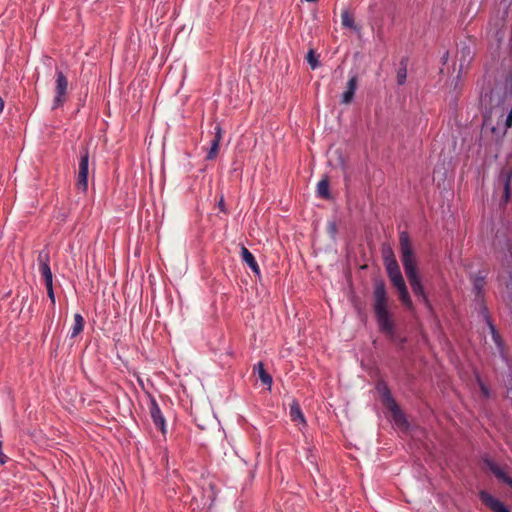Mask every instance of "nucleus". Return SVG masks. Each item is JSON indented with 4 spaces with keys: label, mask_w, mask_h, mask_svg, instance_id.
<instances>
[{
    "label": "nucleus",
    "mask_w": 512,
    "mask_h": 512,
    "mask_svg": "<svg viewBox=\"0 0 512 512\" xmlns=\"http://www.w3.org/2000/svg\"><path fill=\"white\" fill-rule=\"evenodd\" d=\"M400 244V258L406 274V277L411 286L412 292L417 299L423 303L425 308L433 313V306L424 290L421 279L418 275L416 261L414 257L413 246L409 237L408 232L402 231L399 235Z\"/></svg>",
    "instance_id": "nucleus-1"
},
{
    "label": "nucleus",
    "mask_w": 512,
    "mask_h": 512,
    "mask_svg": "<svg viewBox=\"0 0 512 512\" xmlns=\"http://www.w3.org/2000/svg\"><path fill=\"white\" fill-rule=\"evenodd\" d=\"M373 311L379 331L393 339L396 333V327L389 310V298L386 284L381 278L374 280Z\"/></svg>",
    "instance_id": "nucleus-2"
},
{
    "label": "nucleus",
    "mask_w": 512,
    "mask_h": 512,
    "mask_svg": "<svg viewBox=\"0 0 512 512\" xmlns=\"http://www.w3.org/2000/svg\"><path fill=\"white\" fill-rule=\"evenodd\" d=\"M493 247L496 259L501 263L503 268L510 270L512 268V246L510 240L496 237ZM508 273L511 275V271H508Z\"/></svg>",
    "instance_id": "nucleus-3"
},
{
    "label": "nucleus",
    "mask_w": 512,
    "mask_h": 512,
    "mask_svg": "<svg viewBox=\"0 0 512 512\" xmlns=\"http://www.w3.org/2000/svg\"><path fill=\"white\" fill-rule=\"evenodd\" d=\"M377 390L381 394V399L385 406L390 410L392 413L393 419L396 423H399L401 421H405L404 414L400 408V406L397 404L396 400L394 399L389 387L385 382H381L377 385Z\"/></svg>",
    "instance_id": "nucleus-4"
},
{
    "label": "nucleus",
    "mask_w": 512,
    "mask_h": 512,
    "mask_svg": "<svg viewBox=\"0 0 512 512\" xmlns=\"http://www.w3.org/2000/svg\"><path fill=\"white\" fill-rule=\"evenodd\" d=\"M89 150L87 147H82L79 152L78 175L76 186L82 192L88 189V167H89Z\"/></svg>",
    "instance_id": "nucleus-5"
},
{
    "label": "nucleus",
    "mask_w": 512,
    "mask_h": 512,
    "mask_svg": "<svg viewBox=\"0 0 512 512\" xmlns=\"http://www.w3.org/2000/svg\"><path fill=\"white\" fill-rule=\"evenodd\" d=\"M67 87V77L61 70H56L55 96L52 105L53 110L61 107L66 101Z\"/></svg>",
    "instance_id": "nucleus-6"
},
{
    "label": "nucleus",
    "mask_w": 512,
    "mask_h": 512,
    "mask_svg": "<svg viewBox=\"0 0 512 512\" xmlns=\"http://www.w3.org/2000/svg\"><path fill=\"white\" fill-rule=\"evenodd\" d=\"M149 412L154 425L162 432L163 435L166 433L165 418L161 412V409L154 397L150 398Z\"/></svg>",
    "instance_id": "nucleus-7"
},
{
    "label": "nucleus",
    "mask_w": 512,
    "mask_h": 512,
    "mask_svg": "<svg viewBox=\"0 0 512 512\" xmlns=\"http://www.w3.org/2000/svg\"><path fill=\"white\" fill-rule=\"evenodd\" d=\"M486 275L481 271L473 277V291L475 294V302L479 306V311L482 312V305L484 303V286Z\"/></svg>",
    "instance_id": "nucleus-8"
},
{
    "label": "nucleus",
    "mask_w": 512,
    "mask_h": 512,
    "mask_svg": "<svg viewBox=\"0 0 512 512\" xmlns=\"http://www.w3.org/2000/svg\"><path fill=\"white\" fill-rule=\"evenodd\" d=\"M479 497L493 512H511L503 502L486 491H480Z\"/></svg>",
    "instance_id": "nucleus-9"
},
{
    "label": "nucleus",
    "mask_w": 512,
    "mask_h": 512,
    "mask_svg": "<svg viewBox=\"0 0 512 512\" xmlns=\"http://www.w3.org/2000/svg\"><path fill=\"white\" fill-rule=\"evenodd\" d=\"M480 313L483 316V319H484L485 323L487 324V326L489 328V331H490V334L492 336V339H493L494 343L497 345V347L502 349V347H503L502 338H501L499 332L496 329V326L494 325V323H493V321H492V319L490 317V314H489V311H488V308H487L486 305H482V312H480Z\"/></svg>",
    "instance_id": "nucleus-10"
},
{
    "label": "nucleus",
    "mask_w": 512,
    "mask_h": 512,
    "mask_svg": "<svg viewBox=\"0 0 512 512\" xmlns=\"http://www.w3.org/2000/svg\"><path fill=\"white\" fill-rule=\"evenodd\" d=\"M358 87V76L357 74H353L350 76L345 91L341 94V103L348 105L350 104L353 99L355 92Z\"/></svg>",
    "instance_id": "nucleus-11"
},
{
    "label": "nucleus",
    "mask_w": 512,
    "mask_h": 512,
    "mask_svg": "<svg viewBox=\"0 0 512 512\" xmlns=\"http://www.w3.org/2000/svg\"><path fill=\"white\" fill-rule=\"evenodd\" d=\"M39 272L42 276V278L46 276L52 275V271L50 268V254L49 251L44 249L39 252L37 257Z\"/></svg>",
    "instance_id": "nucleus-12"
},
{
    "label": "nucleus",
    "mask_w": 512,
    "mask_h": 512,
    "mask_svg": "<svg viewBox=\"0 0 512 512\" xmlns=\"http://www.w3.org/2000/svg\"><path fill=\"white\" fill-rule=\"evenodd\" d=\"M386 271L390 281L392 282L395 288L405 284L398 263H395L394 265V263L390 261V265L386 268Z\"/></svg>",
    "instance_id": "nucleus-13"
},
{
    "label": "nucleus",
    "mask_w": 512,
    "mask_h": 512,
    "mask_svg": "<svg viewBox=\"0 0 512 512\" xmlns=\"http://www.w3.org/2000/svg\"><path fill=\"white\" fill-rule=\"evenodd\" d=\"M240 255L242 261L249 266L253 273L256 276H260V268L254 255L244 245H241Z\"/></svg>",
    "instance_id": "nucleus-14"
},
{
    "label": "nucleus",
    "mask_w": 512,
    "mask_h": 512,
    "mask_svg": "<svg viewBox=\"0 0 512 512\" xmlns=\"http://www.w3.org/2000/svg\"><path fill=\"white\" fill-rule=\"evenodd\" d=\"M512 179V169H502L499 173L498 180L503 185L504 196L503 201L507 203L510 198V184Z\"/></svg>",
    "instance_id": "nucleus-15"
},
{
    "label": "nucleus",
    "mask_w": 512,
    "mask_h": 512,
    "mask_svg": "<svg viewBox=\"0 0 512 512\" xmlns=\"http://www.w3.org/2000/svg\"><path fill=\"white\" fill-rule=\"evenodd\" d=\"M289 415L292 421L306 425L304 414L297 400H293L290 404Z\"/></svg>",
    "instance_id": "nucleus-16"
},
{
    "label": "nucleus",
    "mask_w": 512,
    "mask_h": 512,
    "mask_svg": "<svg viewBox=\"0 0 512 512\" xmlns=\"http://www.w3.org/2000/svg\"><path fill=\"white\" fill-rule=\"evenodd\" d=\"M254 372L258 373V377L262 384L268 386V388L270 389L273 383V379L272 376L264 369L263 362H258L254 366Z\"/></svg>",
    "instance_id": "nucleus-17"
},
{
    "label": "nucleus",
    "mask_w": 512,
    "mask_h": 512,
    "mask_svg": "<svg viewBox=\"0 0 512 512\" xmlns=\"http://www.w3.org/2000/svg\"><path fill=\"white\" fill-rule=\"evenodd\" d=\"M490 470L498 480L502 481L512 489V478L507 475L499 466L491 464Z\"/></svg>",
    "instance_id": "nucleus-18"
},
{
    "label": "nucleus",
    "mask_w": 512,
    "mask_h": 512,
    "mask_svg": "<svg viewBox=\"0 0 512 512\" xmlns=\"http://www.w3.org/2000/svg\"><path fill=\"white\" fill-rule=\"evenodd\" d=\"M490 470L498 480L502 481L512 489V478L507 475L499 466L491 464Z\"/></svg>",
    "instance_id": "nucleus-19"
},
{
    "label": "nucleus",
    "mask_w": 512,
    "mask_h": 512,
    "mask_svg": "<svg viewBox=\"0 0 512 512\" xmlns=\"http://www.w3.org/2000/svg\"><path fill=\"white\" fill-rule=\"evenodd\" d=\"M490 470L498 480L502 481L512 489V478L507 475L499 466L491 464Z\"/></svg>",
    "instance_id": "nucleus-20"
},
{
    "label": "nucleus",
    "mask_w": 512,
    "mask_h": 512,
    "mask_svg": "<svg viewBox=\"0 0 512 512\" xmlns=\"http://www.w3.org/2000/svg\"><path fill=\"white\" fill-rule=\"evenodd\" d=\"M407 66H408V58L403 57L400 60L399 68L397 70V84L402 86L405 84L407 79Z\"/></svg>",
    "instance_id": "nucleus-21"
},
{
    "label": "nucleus",
    "mask_w": 512,
    "mask_h": 512,
    "mask_svg": "<svg viewBox=\"0 0 512 512\" xmlns=\"http://www.w3.org/2000/svg\"><path fill=\"white\" fill-rule=\"evenodd\" d=\"M85 321L81 314L76 313L74 315V324L71 328L70 338H75L78 336L84 329Z\"/></svg>",
    "instance_id": "nucleus-22"
},
{
    "label": "nucleus",
    "mask_w": 512,
    "mask_h": 512,
    "mask_svg": "<svg viewBox=\"0 0 512 512\" xmlns=\"http://www.w3.org/2000/svg\"><path fill=\"white\" fill-rule=\"evenodd\" d=\"M317 194L324 199H330L331 193L329 190V179L327 176L322 178L317 184Z\"/></svg>",
    "instance_id": "nucleus-23"
},
{
    "label": "nucleus",
    "mask_w": 512,
    "mask_h": 512,
    "mask_svg": "<svg viewBox=\"0 0 512 512\" xmlns=\"http://www.w3.org/2000/svg\"><path fill=\"white\" fill-rule=\"evenodd\" d=\"M341 19H342V25L349 29L359 30V28L355 25L354 17L353 15L347 11L344 10L341 13Z\"/></svg>",
    "instance_id": "nucleus-24"
},
{
    "label": "nucleus",
    "mask_w": 512,
    "mask_h": 512,
    "mask_svg": "<svg viewBox=\"0 0 512 512\" xmlns=\"http://www.w3.org/2000/svg\"><path fill=\"white\" fill-rule=\"evenodd\" d=\"M399 292V297H400V300L401 302L407 307V308H411L412 307V301H411V298H410V295H409V292L407 290V287H406V284L402 285V286H399L396 288Z\"/></svg>",
    "instance_id": "nucleus-25"
},
{
    "label": "nucleus",
    "mask_w": 512,
    "mask_h": 512,
    "mask_svg": "<svg viewBox=\"0 0 512 512\" xmlns=\"http://www.w3.org/2000/svg\"><path fill=\"white\" fill-rule=\"evenodd\" d=\"M382 256H383L385 268H387L390 265V261L393 262L394 264L398 263L391 247H383Z\"/></svg>",
    "instance_id": "nucleus-26"
},
{
    "label": "nucleus",
    "mask_w": 512,
    "mask_h": 512,
    "mask_svg": "<svg viewBox=\"0 0 512 512\" xmlns=\"http://www.w3.org/2000/svg\"><path fill=\"white\" fill-rule=\"evenodd\" d=\"M219 147H220V143L212 140L210 143V149L206 155V160H208V161L214 160L218 155Z\"/></svg>",
    "instance_id": "nucleus-27"
},
{
    "label": "nucleus",
    "mask_w": 512,
    "mask_h": 512,
    "mask_svg": "<svg viewBox=\"0 0 512 512\" xmlns=\"http://www.w3.org/2000/svg\"><path fill=\"white\" fill-rule=\"evenodd\" d=\"M306 60L310 64L312 69H316L319 66V61L315 55L314 50L310 49L306 55Z\"/></svg>",
    "instance_id": "nucleus-28"
},
{
    "label": "nucleus",
    "mask_w": 512,
    "mask_h": 512,
    "mask_svg": "<svg viewBox=\"0 0 512 512\" xmlns=\"http://www.w3.org/2000/svg\"><path fill=\"white\" fill-rule=\"evenodd\" d=\"M477 382L479 384V388L483 394L484 397L488 398L490 397V390L488 386L481 380L479 376H477Z\"/></svg>",
    "instance_id": "nucleus-29"
},
{
    "label": "nucleus",
    "mask_w": 512,
    "mask_h": 512,
    "mask_svg": "<svg viewBox=\"0 0 512 512\" xmlns=\"http://www.w3.org/2000/svg\"><path fill=\"white\" fill-rule=\"evenodd\" d=\"M214 138H213V141H216L218 143H221V140H222V136H223V130L221 128V126L219 124H217L215 127H214Z\"/></svg>",
    "instance_id": "nucleus-30"
},
{
    "label": "nucleus",
    "mask_w": 512,
    "mask_h": 512,
    "mask_svg": "<svg viewBox=\"0 0 512 512\" xmlns=\"http://www.w3.org/2000/svg\"><path fill=\"white\" fill-rule=\"evenodd\" d=\"M327 230L330 236L334 238L338 232L336 221H330L327 225Z\"/></svg>",
    "instance_id": "nucleus-31"
},
{
    "label": "nucleus",
    "mask_w": 512,
    "mask_h": 512,
    "mask_svg": "<svg viewBox=\"0 0 512 512\" xmlns=\"http://www.w3.org/2000/svg\"><path fill=\"white\" fill-rule=\"evenodd\" d=\"M217 205H218V208L220 209V211H222L225 214L228 213V211L226 209V205H225V201H224L223 195L220 197Z\"/></svg>",
    "instance_id": "nucleus-32"
},
{
    "label": "nucleus",
    "mask_w": 512,
    "mask_h": 512,
    "mask_svg": "<svg viewBox=\"0 0 512 512\" xmlns=\"http://www.w3.org/2000/svg\"><path fill=\"white\" fill-rule=\"evenodd\" d=\"M45 282L46 289L53 288V275L46 276L43 278Z\"/></svg>",
    "instance_id": "nucleus-33"
},
{
    "label": "nucleus",
    "mask_w": 512,
    "mask_h": 512,
    "mask_svg": "<svg viewBox=\"0 0 512 512\" xmlns=\"http://www.w3.org/2000/svg\"><path fill=\"white\" fill-rule=\"evenodd\" d=\"M47 295L49 297V299L51 300V304L54 306L55 305V294H54V290L53 288H47Z\"/></svg>",
    "instance_id": "nucleus-34"
},
{
    "label": "nucleus",
    "mask_w": 512,
    "mask_h": 512,
    "mask_svg": "<svg viewBox=\"0 0 512 512\" xmlns=\"http://www.w3.org/2000/svg\"><path fill=\"white\" fill-rule=\"evenodd\" d=\"M8 461V457L2 451V442L0 441V464L4 465Z\"/></svg>",
    "instance_id": "nucleus-35"
},
{
    "label": "nucleus",
    "mask_w": 512,
    "mask_h": 512,
    "mask_svg": "<svg viewBox=\"0 0 512 512\" xmlns=\"http://www.w3.org/2000/svg\"><path fill=\"white\" fill-rule=\"evenodd\" d=\"M512 125V110L509 112V114L506 117V126L510 127Z\"/></svg>",
    "instance_id": "nucleus-36"
},
{
    "label": "nucleus",
    "mask_w": 512,
    "mask_h": 512,
    "mask_svg": "<svg viewBox=\"0 0 512 512\" xmlns=\"http://www.w3.org/2000/svg\"><path fill=\"white\" fill-rule=\"evenodd\" d=\"M4 100L2 97H0V114L2 113L3 109H4Z\"/></svg>",
    "instance_id": "nucleus-37"
}]
</instances>
